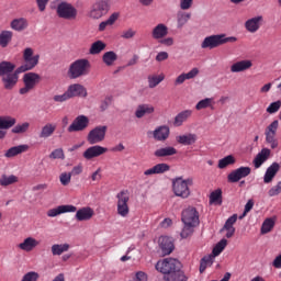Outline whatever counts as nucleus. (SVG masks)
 Returning <instances> with one entry per match:
<instances>
[{"mask_svg":"<svg viewBox=\"0 0 281 281\" xmlns=\"http://www.w3.org/2000/svg\"><path fill=\"white\" fill-rule=\"evenodd\" d=\"M24 64L20 66L14 72L4 75L2 77V85L7 91H12L13 87H16V82H19V74H25V71H32L36 65H38V60H41V55H34L33 48H25L23 54Z\"/></svg>","mask_w":281,"mask_h":281,"instance_id":"1","label":"nucleus"},{"mask_svg":"<svg viewBox=\"0 0 281 281\" xmlns=\"http://www.w3.org/2000/svg\"><path fill=\"white\" fill-rule=\"evenodd\" d=\"M156 271L164 273L165 281H188V277L181 270V261L175 258H166L157 261Z\"/></svg>","mask_w":281,"mask_h":281,"instance_id":"2","label":"nucleus"},{"mask_svg":"<svg viewBox=\"0 0 281 281\" xmlns=\"http://www.w3.org/2000/svg\"><path fill=\"white\" fill-rule=\"evenodd\" d=\"M238 38L231 36L227 37L225 34L210 35L205 37L201 44L202 49H216L221 45H226V43H236Z\"/></svg>","mask_w":281,"mask_h":281,"instance_id":"3","label":"nucleus"},{"mask_svg":"<svg viewBox=\"0 0 281 281\" xmlns=\"http://www.w3.org/2000/svg\"><path fill=\"white\" fill-rule=\"evenodd\" d=\"M89 69H91V64L89 63V59H77L72 64H70L68 69V77L70 78V80L82 78V76H87L89 74Z\"/></svg>","mask_w":281,"mask_h":281,"instance_id":"4","label":"nucleus"},{"mask_svg":"<svg viewBox=\"0 0 281 281\" xmlns=\"http://www.w3.org/2000/svg\"><path fill=\"white\" fill-rule=\"evenodd\" d=\"M192 178H188L183 180V177H178L172 180V190L176 196H180V199H188L190 196V187L192 186Z\"/></svg>","mask_w":281,"mask_h":281,"instance_id":"5","label":"nucleus"},{"mask_svg":"<svg viewBox=\"0 0 281 281\" xmlns=\"http://www.w3.org/2000/svg\"><path fill=\"white\" fill-rule=\"evenodd\" d=\"M56 14L65 21H76L78 19V9L74 4L63 1L57 4Z\"/></svg>","mask_w":281,"mask_h":281,"instance_id":"6","label":"nucleus"},{"mask_svg":"<svg viewBox=\"0 0 281 281\" xmlns=\"http://www.w3.org/2000/svg\"><path fill=\"white\" fill-rule=\"evenodd\" d=\"M116 214L126 218L131 214V209L128 207V201H131V193L128 190H122L116 194Z\"/></svg>","mask_w":281,"mask_h":281,"instance_id":"7","label":"nucleus"},{"mask_svg":"<svg viewBox=\"0 0 281 281\" xmlns=\"http://www.w3.org/2000/svg\"><path fill=\"white\" fill-rule=\"evenodd\" d=\"M109 10H111V2L109 0H98L91 5L88 16L98 21V19H102L105 14H109Z\"/></svg>","mask_w":281,"mask_h":281,"instance_id":"8","label":"nucleus"},{"mask_svg":"<svg viewBox=\"0 0 281 281\" xmlns=\"http://www.w3.org/2000/svg\"><path fill=\"white\" fill-rule=\"evenodd\" d=\"M109 127L106 125H99L92 128L87 136V142L91 146H95V144H102V140L106 137V131Z\"/></svg>","mask_w":281,"mask_h":281,"instance_id":"9","label":"nucleus"},{"mask_svg":"<svg viewBox=\"0 0 281 281\" xmlns=\"http://www.w3.org/2000/svg\"><path fill=\"white\" fill-rule=\"evenodd\" d=\"M24 87L20 89V94L25 95L41 82V75L36 72H26L23 76Z\"/></svg>","mask_w":281,"mask_h":281,"instance_id":"10","label":"nucleus"},{"mask_svg":"<svg viewBox=\"0 0 281 281\" xmlns=\"http://www.w3.org/2000/svg\"><path fill=\"white\" fill-rule=\"evenodd\" d=\"M278 126H280V122L278 120L273 121L270 125L267 126L265 131L266 142L270 144V148H278V140L276 139V135L278 134Z\"/></svg>","mask_w":281,"mask_h":281,"instance_id":"11","label":"nucleus"},{"mask_svg":"<svg viewBox=\"0 0 281 281\" xmlns=\"http://www.w3.org/2000/svg\"><path fill=\"white\" fill-rule=\"evenodd\" d=\"M181 221L184 225H199V211H196V207L189 206L184 209Z\"/></svg>","mask_w":281,"mask_h":281,"instance_id":"12","label":"nucleus"},{"mask_svg":"<svg viewBox=\"0 0 281 281\" xmlns=\"http://www.w3.org/2000/svg\"><path fill=\"white\" fill-rule=\"evenodd\" d=\"M251 175V168L250 167H239L227 176L228 183H238L240 179H245L246 177H249Z\"/></svg>","mask_w":281,"mask_h":281,"instance_id":"13","label":"nucleus"},{"mask_svg":"<svg viewBox=\"0 0 281 281\" xmlns=\"http://www.w3.org/2000/svg\"><path fill=\"white\" fill-rule=\"evenodd\" d=\"M89 126V117L86 115L77 116L70 126H68V133H79L80 131H85Z\"/></svg>","mask_w":281,"mask_h":281,"instance_id":"14","label":"nucleus"},{"mask_svg":"<svg viewBox=\"0 0 281 281\" xmlns=\"http://www.w3.org/2000/svg\"><path fill=\"white\" fill-rule=\"evenodd\" d=\"M105 153H109V148L100 145H94L83 151V157L87 159V161H91V159H95V157H101V155H105Z\"/></svg>","mask_w":281,"mask_h":281,"instance_id":"15","label":"nucleus"},{"mask_svg":"<svg viewBox=\"0 0 281 281\" xmlns=\"http://www.w3.org/2000/svg\"><path fill=\"white\" fill-rule=\"evenodd\" d=\"M262 23H265V18L262 15H257L248 19L245 22V27L250 34H256V32L262 27Z\"/></svg>","mask_w":281,"mask_h":281,"instance_id":"16","label":"nucleus"},{"mask_svg":"<svg viewBox=\"0 0 281 281\" xmlns=\"http://www.w3.org/2000/svg\"><path fill=\"white\" fill-rule=\"evenodd\" d=\"M70 100L71 98H87V88L80 83H72L66 90Z\"/></svg>","mask_w":281,"mask_h":281,"instance_id":"17","label":"nucleus"},{"mask_svg":"<svg viewBox=\"0 0 281 281\" xmlns=\"http://www.w3.org/2000/svg\"><path fill=\"white\" fill-rule=\"evenodd\" d=\"M159 247L161 249L162 256H170L171 251H175V244L172 239L168 236L159 237Z\"/></svg>","mask_w":281,"mask_h":281,"instance_id":"18","label":"nucleus"},{"mask_svg":"<svg viewBox=\"0 0 281 281\" xmlns=\"http://www.w3.org/2000/svg\"><path fill=\"white\" fill-rule=\"evenodd\" d=\"M76 210L78 209L74 205H59L55 209L48 210L47 216H49V218H54L56 216H60V214H67V212H76Z\"/></svg>","mask_w":281,"mask_h":281,"instance_id":"19","label":"nucleus"},{"mask_svg":"<svg viewBox=\"0 0 281 281\" xmlns=\"http://www.w3.org/2000/svg\"><path fill=\"white\" fill-rule=\"evenodd\" d=\"M236 221H238V215L234 214L231 217H228L222 228V232H226V238H232L234 234H236V228L234 225L236 224Z\"/></svg>","mask_w":281,"mask_h":281,"instance_id":"20","label":"nucleus"},{"mask_svg":"<svg viewBox=\"0 0 281 281\" xmlns=\"http://www.w3.org/2000/svg\"><path fill=\"white\" fill-rule=\"evenodd\" d=\"M38 245H41V241L36 240V238L26 237L22 243H20L18 245V247L22 251L30 252V251H34V249H36V247H38Z\"/></svg>","mask_w":281,"mask_h":281,"instance_id":"21","label":"nucleus"},{"mask_svg":"<svg viewBox=\"0 0 281 281\" xmlns=\"http://www.w3.org/2000/svg\"><path fill=\"white\" fill-rule=\"evenodd\" d=\"M250 67H254V63L249 59H244V60H239L234 63L231 66V72L232 74H240L243 71H248V69Z\"/></svg>","mask_w":281,"mask_h":281,"instance_id":"22","label":"nucleus"},{"mask_svg":"<svg viewBox=\"0 0 281 281\" xmlns=\"http://www.w3.org/2000/svg\"><path fill=\"white\" fill-rule=\"evenodd\" d=\"M169 170H170V165L166 162H160L145 170L144 175L145 177H150L153 175H164V172H168Z\"/></svg>","mask_w":281,"mask_h":281,"instance_id":"23","label":"nucleus"},{"mask_svg":"<svg viewBox=\"0 0 281 281\" xmlns=\"http://www.w3.org/2000/svg\"><path fill=\"white\" fill-rule=\"evenodd\" d=\"M269 157H271V149L262 148L252 160V165L256 169H258L262 166V164H265V161L269 159Z\"/></svg>","mask_w":281,"mask_h":281,"instance_id":"24","label":"nucleus"},{"mask_svg":"<svg viewBox=\"0 0 281 281\" xmlns=\"http://www.w3.org/2000/svg\"><path fill=\"white\" fill-rule=\"evenodd\" d=\"M166 36H168V26L164 23L157 24L151 31L154 41H160L161 38H166Z\"/></svg>","mask_w":281,"mask_h":281,"instance_id":"25","label":"nucleus"},{"mask_svg":"<svg viewBox=\"0 0 281 281\" xmlns=\"http://www.w3.org/2000/svg\"><path fill=\"white\" fill-rule=\"evenodd\" d=\"M280 172V164L273 162L270 167L267 168L266 173L263 176V183H271L276 176Z\"/></svg>","mask_w":281,"mask_h":281,"instance_id":"26","label":"nucleus"},{"mask_svg":"<svg viewBox=\"0 0 281 281\" xmlns=\"http://www.w3.org/2000/svg\"><path fill=\"white\" fill-rule=\"evenodd\" d=\"M27 150H30L29 145L14 146V147L9 148L4 153V157H7V159H12V157H16V155H22V153H27Z\"/></svg>","mask_w":281,"mask_h":281,"instance_id":"27","label":"nucleus"},{"mask_svg":"<svg viewBox=\"0 0 281 281\" xmlns=\"http://www.w3.org/2000/svg\"><path fill=\"white\" fill-rule=\"evenodd\" d=\"M153 135L157 142H166V138L170 136V128L166 125L159 126L153 132Z\"/></svg>","mask_w":281,"mask_h":281,"instance_id":"28","label":"nucleus"},{"mask_svg":"<svg viewBox=\"0 0 281 281\" xmlns=\"http://www.w3.org/2000/svg\"><path fill=\"white\" fill-rule=\"evenodd\" d=\"M199 76V68H193L187 74H181L176 78L175 85H183L186 80H192V78H196Z\"/></svg>","mask_w":281,"mask_h":281,"instance_id":"29","label":"nucleus"},{"mask_svg":"<svg viewBox=\"0 0 281 281\" xmlns=\"http://www.w3.org/2000/svg\"><path fill=\"white\" fill-rule=\"evenodd\" d=\"M19 183V178L14 175L2 173L0 175V187L9 188V186H14Z\"/></svg>","mask_w":281,"mask_h":281,"instance_id":"30","label":"nucleus"},{"mask_svg":"<svg viewBox=\"0 0 281 281\" xmlns=\"http://www.w3.org/2000/svg\"><path fill=\"white\" fill-rule=\"evenodd\" d=\"M93 209L87 206V207H82L79 209L76 213V218L78 221H91V218H93Z\"/></svg>","mask_w":281,"mask_h":281,"instance_id":"31","label":"nucleus"},{"mask_svg":"<svg viewBox=\"0 0 281 281\" xmlns=\"http://www.w3.org/2000/svg\"><path fill=\"white\" fill-rule=\"evenodd\" d=\"M192 117V110H184L178 113L173 120V126H183V122H188Z\"/></svg>","mask_w":281,"mask_h":281,"instance_id":"32","label":"nucleus"},{"mask_svg":"<svg viewBox=\"0 0 281 281\" xmlns=\"http://www.w3.org/2000/svg\"><path fill=\"white\" fill-rule=\"evenodd\" d=\"M151 113H155V108L149 104H140L135 111V115L138 120H142L144 115H150Z\"/></svg>","mask_w":281,"mask_h":281,"instance_id":"33","label":"nucleus"},{"mask_svg":"<svg viewBox=\"0 0 281 281\" xmlns=\"http://www.w3.org/2000/svg\"><path fill=\"white\" fill-rule=\"evenodd\" d=\"M27 19L25 18H20V19H14L11 24L10 27L11 30H14L15 32H23L25 30H27Z\"/></svg>","mask_w":281,"mask_h":281,"instance_id":"34","label":"nucleus"},{"mask_svg":"<svg viewBox=\"0 0 281 281\" xmlns=\"http://www.w3.org/2000/svg\"><path fill=\"white\" fill-rule=\"evenodd\" d=\"M178 144H182V146H192V144H196V134H184L177 136Z\"/></svg>","mask_w":281,"mask_h":281,"instance_id":"35","label":"nucleus"},{"mask_svg":"<svg viewBox=\"0 0 281 281\" xmlns=\"http://www.w3.org/2000/svg\"><path fill=\"white\" fill-rule=\"evenodd\" d=\"M54 133H56V124L47 123L42 127L40 132V137L42 139H47L48 137H52Z\"/></svg>","mask_w":281,"mask_h":281,"instance_id":"36","label":"nucleus"},{"mask_svg":"<svg viewBox=\"0 0 281 281\" xmlns=\"http://www.w3.org/2000/svg\"><path fill=\"white\" fill-rule=\"evenodd\" d=\"M154 155L155 157H172V155H177V148L172 146L161 147Z\"/></svg>","mask_w":281,"mask_h":281,"instance_id":"37","label":"nucleus"},{"mask_svg":"<svg viewBox=\"0 0 281 281\" xmlns=\"http://www.w3.org/2000/svg\"><path fill=\"white\" fill-rule=\"evenodd\" d=\"M116 60L117 54L113 50L105 52L102 55V61L104 63V65H106V67H113Z\"/></svg>","mask_w":281,"mask_h":281,"instance_id":"38","label":"nucleus"},{"mask_svg":"<svg viewBox=\"0 0 281 281\" xmlns=\"http://www.w3.org/2000/svg\"><path fill=\"white\" fill-rule=\"evenodd\" d=\"M16 124V119L12 116H0V131H8Z\"/></svg>","mask_w":281,"mask_h":281,"instance_id":"39","label":"nucleus"},{"mask_svg":"<svg viewBox=\"0 0 281 281\" xmlns=\"http://www.w3.org/2000/svg\"><path fill=\"white\" fill-rule=\"evenodd\" d=\"M104 49H106V44L102 41H97L91 44L89 54H91V56H95L104 52Z\"/></svg>","mask_w":281,"mask_h":281,"instance_id":"40","label":"nucleus"},{"mask_svg":"<svg viewBox=\"0 0 281 281\" xmlns=\"http://www.w3.org/2000/svg\"><path fill=\"white\" fill-rule=\"evenodd\" d=\"M16 66L10 61H2L0 63V76H8V74H14V69Z\"/></svg>","mask_w":281,"mask_h":281,"instance_id":"41","label":"nucleus"},{"mask_svg":"<svg viewBox=\"0 0 281 281\" xmlns=\"http://www.w3.org/2000/svg\"><path fill=\"white\" fill-rule=\"evenodd\" d=\"M53 256H63L65 251H69V244H54L50 247Z\"/></svg>","mask_w":281,"mask_h":281,"instance_id":"42","label":"nucleus"},{"mask_svg":"<svg viewBox=\"0 0 281 281\" xmlns=\"http://www.w3.org/2000/svg\"><path fill=\"white\" fill-rule=\"evenodd\" d=\"M119 18H120L119 13L111 14L108 20L99 24V32H104L106 27H109V25H113Z\"/></svg>","mask_w":281,"mask_h":281,"instance_id":"43","label":"nucleus"},{"mask_svg":"<svg viewBox=\"0 0 281 281\" xmlns=\"http://www.w3.org/2000/svg\"><path fill=\"white\" fill-rule=\"evenodd\" d=\"M191 16H192V14H190V13L178 12V14H177L178 30H181V27H183V25H186V23H188V21H190Z\"/></svg>","mask_w":281,"mask_h":281,"instance_id":"44","label":"nucleus"},{"mask_svg":"<svg viewBox=\"0 0 281 281\" xmlns=\"http://www.w3.org/2000/svg\"><path fill=\"white\" fill-rule=\"evenodd\" d=\"M273 227H276V220L273 217L266 218L261 225V234H269Z\"/></svg>","mask_w":281,"mask_h":281,"instance_id":"45","label":"nucleus"},{"mask_svg":"<svg viewBox=\"0 0 281 281\" xmlns=\"http://www.w3.org/2000/svg\"><path fill=\"white\" fill-rule=\"evenodd\" d=\"M234 164H236V158H234V156L232 155H228L218 160L217 168H220V170H223L227 168V166H234Z\"/></svg>","mask_w":281,"mask_h":281,"instance_id":"46","label":"nucleus"},{"mask_svg":"<svg viewBox=\"0 0 281 281\" xmlns=\"http://www.w3.org/2000/svg\"><path fill=\"white\" fill-rule=\"evenodd\" d=\"M225 247H227V239L223 238L213 248L212 250L213 258H216V256H221V254H223V251L225 250Z\"/></svg>","mask_w":281,"mask_h":281,"instance_id":"47","label":"nucleus"},{"mask_svg":"<svg viewBox=\"0 0 281 281\" xmlns=\"http://www.w3.org/2000/svg\"><path fill=\"white\" fill-rule=\"evenodd\" d=\"M214 99L206 98L199 101L195 105L196 111H201L202 109H214Z\"/></svg>","mask_w":281,"mask_h":281,"instance_id":"48","label":"nucleus"},{"mask_svg":"<svg viewBox=\"0 0 281 281\" xmlns=\"http://www.w3.org/2000/svg\"><path fill=\"white\" fill-rule=\"evenodd\" d=\"M166 76L164 75H153L148 77V87L149 89H155L160 82H164Z\"/></svg>","mask_w":281,"mask_h":281,"instance_id":"49","label":"nucleus"},{"mask_svg":"<svg viewBox=\"0 0 281 281\" xmlns=\"http://www.w3.org/2000/svg\"><path fill=\"white\" fill-rule=\"evenodd\" d=\"M213 262H214V256L209 255L203 257L200 261V273H203L205 269H207V267L213 265Z\"/></svg>","mask_w":281,"mask_h":281,"instance_id":"50","label":"nucleus"},{"mask_svg":"<svg viewBox=\"0 0 281 281\" xmlns=\"http://www.w3.org/2000/svg\"><path fill=\"white\" fill-rule=\"evenodd\" d=\"M12 41V32L11 31H2L0 33V45L1 47H8V44Z\"/></svg>","mask_w":281,"mask_h":281,"instance_id":"51","label":"nucleus"},{"mask_svg":"<svg viewBox=\"0 0 281 281\" xmlns=\"http://www.w3.org/2000/svg\"><path fill=\"white\" fill-rule=\"evenodd\" d=\"M210 203H223V191L221 189H217L213 191L210 195Z\"/></svg>","mask_w":281,"mask_h":281,"instance_id":"52","label":"nucleus"},{"mask_svg":"<svg viewBox=\"0 0 281 281\" xmlns=\"http://www.w3.org/2000/svg\"><path fill=\"white\" fill-rule=\"evenodd\" d=\"M27 131H30V123L29 122L18 124L12 128V133H14L15 135H21L23 133H27Z\"/></svg>","mask_w":281,"mask_h":281,"instance_id":"53","label":"nucleus"},{"mask_svg":"<svg viewBox=\"0 0 281 281\" xmlns=\"http://www.w3.org/2000/svg\"><path fill=\"white\" fill-rule=\"evenodd\" d=\"M194 227H196V225L184 224V227L182 228V232L180 233L181 238H188V237L192 236V234H194Z\"/></svg>","mask_w":281,"mask_h":281,"instance_id":"54","label":"nucleus"},{"mask_svg":"<svg viewBox=\"0 0 281 281\" xmlns=\"http://www.w3.org/2000/svg\"><path fill=\"white\" fill-rule=\"evenodd\" d=\"M59 181L61 186H69V183H71V173L70 172L60 173Z\"/></svg>","mask_w":281,"mask_h":281,"instance_id":"55","label":"nucleus"},{"mask_svg":"<svg viewBox=\"0 0 281 281\" xmlns=\"http://www.w3.org/2000/svg\"><path fill=\"white\" fill-rule=\"evenodd\" d=\"M280 108H281V101L272 102L267 108V113H270V114L278 113V111H280Z\"/></svg>","mask_w":281,"mask_h":281,"instance_id":"56","label":"nucleus"},{"mask_svg":"<svg viewBox=\"0 0 281 281\" xmlns=\"http://www.w3.org/2000/svg\"><path fill=\"white\" fill-rule=\"evenodd\" d=\"M49 159H65V151L63 148L55 149L50 153Z\"/></svg>","mask_w":281,"mask_h":281,"instance_id":"57","label":"nucleus"},{"mask_svg":"<svg viewBox=\"0 0 281 281\" xmlns=\"http://www.w3.org/2000/svg\"><path fill=\"white\" fill-rule=\"evenodd\" d=\"M251 210H254V200H248V202L245 205L244 213L239 216V221H243V218L247 216V214H249Z\"/></svg>","mask_w":281,"mask_h":281,"instance_id":"58","label":"nucleus"},{"mask_svg":"<svg viewBox=\"0 0 281 281\" xmlns=\"http://www.w3.org/2000/svg\"><path fill=\"white\" fill-rule=\"evenodd\" d=\"M269 196H278V194H281V181L278 182L274 187H272L268 191Z\"/></svg>","mask_w":281,"mask_h":281,"instance_id":"59","label":"nucleus"},{"mask_svg":"<svg viewBox=\"0 0 281 281\" xmlns=\"http://www.w3.org/2000/svg\"><path fill=\"white\" fill-rule=\"evenodd\" d=\"M111 102H113V97L112 95L105 97V99L101 102L100 110L106 111V109L111 106Z\"/></svg>","mask_w":281,"mask_h":281,"instance_id":"60","label":"nucleus"},{"mask_svg":"<svg viewBox=\"0 0 281 281\" xmlns=\"http://www.w3.org/2000/svg\"><path fill=\"white\" fill-rule=\"evenodd\" d=\"M54 102H67V100H71L69 93L66 91L63 94H56L53 98Z\"/></svg>","mask_w":281,"mask_h":281,"instance_id":"61","label":"nucleus"},{"mask_svg":"<svg viewBox=\"0 0 281 281\" xmlns=\"http://www.w3.org/2000/svg\"><path fill=\"white\" fill-rule=\"evenodd\" d=\"M21 281H38V274L34 271L27 272Z\"/></svg>","mask_w":281,"mask_h":281,"instance_id":"62","label":"nucleus"},{"mask_svg":"<svg viewBox=\"0 0 281 281\" xmlns=\"http://www.w3.org/2000/svg\"><path fill=\"white\" fill-rule=\"evenodd\" d=\"M194 3V0H180V10H190Z\"/></svg>","mask_w":281,"mask_h":281,"instance_id":"63","label":"nucleus"},{"mask_svg":"<svg viewBox=\"0 0 281 281\" xmlns=\"http://www.w3.org/2000/svg\"><path fill=\"white\" fill-rule=\"evenodd\" d=\"M168 53L167 52H160L156 56L157 63H164V60H168Z\"/></svg>","mask_w":281,"mask_h":281,"instance_id":"64","label":"nucleus"}]
</instances>
